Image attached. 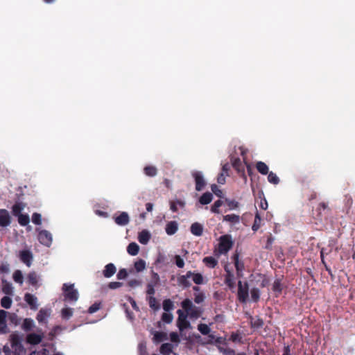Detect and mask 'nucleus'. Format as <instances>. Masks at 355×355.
<instances>
[{
    "label": "nucleus",
    "mask_w": 355,
    "mask_h": 355,
    "mask_svg": "<svg viewBox=\"0 0 355 355\" xmlns=\"http://www.w3.org/2000/svg\"><path fill=\"white\" fill-rule=\"evenodd\" d=\"M181 306L191 319L198 318L202 311L200 307L194 306L189 299H185L181 302Z\"/></svg>",
    "instance_id": "f257e3e1"
},
{
    "label": "nucleus",
    "mask_w": 355,
    "mask_h": 355,
    "mask_svg": "<svg viewBox=\"0 0 355 355\" xmlns=\"http://www.w3.org/2000/svg\"><path fill=\"white\" fill-rule=\"evenodd\" d=\"M64 300L75 302L78 300L79 295L78 291L74 288L73 284H64L62 286Z\"/></svg>",
    "instance_id": "f03ea898"
},
{
    "label": "nucleus",
    "mask_w": 355,
    "mask_h": 355,
    "mask_svg": "<svg viewBox=\"0 0 355 355\" xmlns=\"http://www.w3.org/2000/svg\"><path fill=\"white\" fill-rule=\"evenodd\" d=\"M249 297V286L247 282L242 283L241 281L238 282L237 297L240 302L246 303Z\"/></svg>",
    "instance_id": "7ed1b4c3"
},
{
    "label": "nucleus",
    "mask_w": 355,
    "mask_h": 355,
    "mask_svg": "<svg viewBox=\"0 0 355 355\" xmlns=\"http://www.w3.org/2000/svg\"><path fill=\"white\" fill-rule=\"evenodd\" d=\"M232 245L233 241L230 235L225 234L220 237L218 250L220 253H227L232 248Z\"/></svg>",
    "instance_id": "20e7f679"
},
{
    "label": "nucleus",
    "mask_w": 355,
    "mask_h": 355,
    "mask_svg": "<svg viewBox=\"0 0 355 355\" xmlns=\"http://www.w3.org/2000/svg\"><path fill=\"white\" fill-rule=\"evenodd\" d=\"M178 318L177 320V326L180 331H183L187 329L191 328L190 322L187 320L188 314L184 313L182 310L179 309L177 311Z\"/></svg>",
    "instance_id": "39448f33"
},
{
    "label": "nucleus",
    "mask_w": 355,
    "mask_h": 355,
    "mask_svg": "<svg viewBox=\"0 0 355 355\" xmlns=\"http://www.w3.org/2000/svg\"><path fill=\"white\" fill-rule=\"evenodd\" d=\"M40 277L35 271L30 272L26 277V282L32 286V290H37L40 286Z\"/></svg>",
    "instance_id": "423d86ee"
},
{
    "label": "nucleus",
    "mask_w": 355,
    "mask_h": 355,
    "mask_svg": "<svg viewBox=\"0 0 355 355\" xmlns=\"http://www.w3.org/2000/svg\"><path fill=\"white\" fill-rule=\"evenodd\" d=\"M232 165L238 174L242 177L245 181L247 180V176L245 173V164H243L239 157L231 158Z\"/></svg>",
    "instance_id": "0eeeda50"
},
{
    "label": "nucleus",
    "mask_w": 355,
    "mask_h": 355,
    "mask_svg": "<svg viewBox=\"0 0 355 355\" xmlns=\"http://www.w3.org/2000/svg\"><path fill=\"white\" fill-rule=\"evenodd\" d=\"M192 176L195 180L196 190L198 191H202L206 185L202 172L194 171L192 173Z\"/></svg>",
    "instance_id": "6e6552de"
},
{
    "label": "nucleus",
    "mask_w": 355,
    "mask_h": 355,
    "mask_svg": "<svg viewBox=\"0 0 355 355\" xmlns=\"http://www.w3.org/2000/svg\"><path fill=\"white\" fill-rule=\"evenodd\" d=\"M232 259L234 263V266L236 270V275L238 277H242L243 274V271L245 269L244 263L239 260V254L236 252L232 256Z\"/></svg>",
    "instance_id": "1a4fd4ad"
},
{
    "label": "nucleus",
    "mask_w": 355,
    "mask_h": 355,
    "mask_svg": "<svg viewBox=\"0 0 355 355\" xmlns=\"http://www.w3.org/2000/svg\"><path fill=\"white\" fill-rule=\"evenodd\" d=\"M38 240L40 243L49 247L52 243V235L47 230H41L38 234Z\"/></svg>",
    "instance_id": "9d476101"
},
{
    "label": "nucleus",
    "mask_w": 355,
    "mask_h": 355,
    "mask_svg": "<svg viewBox=\"0 0 355 355\" xmlns=\"http://www.w3.org/2000/svg\"><path fill=\"white\" fill-rule=\"evenodd\" d=\"M24 300L29 306L31 309L33 311L37 310L39 307V304L37 302L38 300L36 296L27 293L24 295Z\"/></svg>",
    "instance_id": "9b49d317"
},
{
    "label": "nucleus",
    "mask_w": 355,
    "mask_h": 355,
    "mask_svg": "<svg viewBox=\"0 0 355 355\" xmlns=\"http://www.w3.org/2000/svg\"><path fill=\"white\" fill-rule=\"evenodd\" d=\"M224 270L225 271V284L229 287L230 289H233L235 287L234 275L232 270H230L228 266H225Z\"/></svg>",
    "instance_id": "f8f14e48"
},
{
    "label": "nucleus",
    "mask_w": 355,
    "mask_h": 355,
    "mask_svg": "<svg viewBox=\"0 0 355 355\" xmlns=\"http://www.w3.org/2000/svg\"><path fill=\"white\" fill-rule=\"evenodd\" d=\"M44 338L43 333L41 334H35L31 333L26 336V341L27 343L31 345H38L40 344Z\"/></svg>",
    "instance_id": "ddd939ff"
},
{
    "label": "nucleus",
    "mask_w": 355,
    "mask_h": 355,
    "mask_svg": "<svg viewBox=\"0 0 355 355\" xmlns=\"http://www.w3.org/2000/svg\"><path fill=\"white\" fill-rule=\"evenodd\" d=\"M11 218L8 210L5 209H0V227H7L10 225Z\"/></svg>",
    "instance_id": "4468645a"
},
{
    "label": "nucleus",
    "mask_w": 355,
    "mask_h": 355,
    "mask_svg": "<svg viewBox=\"0 0 355 355\" xmlns=\"http://www.w3.org/2000/svg\"><path fill=\"white\" fill-rule=\"evenodd\" d=\"M10 343L12 349L20 352L22 351L21 338L18 335L12 334L10 335Z\"/></svg>",
    "instance_id": "2eb2a0df"
},
{
    "label": "nucleus",
    "mask_w": 355,
    "mask_h": 355,
    "mask_svg": "<svg viewBox=\"0 0 355 355\" xmlns=\"http://www.w3.org/2000/svg\"><path fill=\"white\" fill-rule=\"evenodd\" d=\"M12 215L17 217L18 223L22 225V204L21 202L16 203L12 208Z\"/></svg>",
    "instance_id": "dca6fc26"
},
{
    "label": "nucleus",
    "mask_w": 355,
    "mask_h": 355,
    "mask_svg": "<svg viewBox=\"0 0 355 355\" xmlns=\"http://www.w3.org/2000/svg\"><path fill=\"white\" fill-rule=\"evenodd\" d=\"M193 275L192 271L187 272L186 275H181L178 277V281L180 286H182L184 288H189L191 286V282L188 280L189 278H191V275Z\"/></svg>",
    "instance_id": "f3484780"
},
{
    "label": "nucleus",
    "mask_w": 355,
    "mask_h": 355,
    "mask_svg": "<svg viewBox=\"0 0 355 355\" xmlns=\"http://www.w3.org/2000/svg\"><path fill=\"white\" fill-rule=\"evenodd\" d=\"M130 218L127 212H121L119 216L114 217V222L121 226H124L128 224Z\"/></svg>",
    "instance_id": "a211bd4d"
},
{
    "label": "nucleus",
    "mask_w": 355,
    "mask_h": 355,
    "mask_svg": "<svg viewBox=\"0 0 355 355\" xmlns=\"http://www.w3.org/2000/svg\"><path fill=\"white\" fill-rule=\"evenodd\" d=\"M116 271V268L115 266L113 263H110L105 266L103 274L105 277L110 278L115 274Z\"/></svg>",
    "instance_id": "6ab92c4d"
},
{
    "label": "nucleus",
    "mask_w": 355,
    "mask_h": 355,
    "mask_svg": "<svg viewBox=\"0 0 355 355\" xmlns=\"http://www.w3.org/2000/svg\"><path fill=\"white\" fill-rule=\"evenodd\" d=\"M178 230V224L176 221L168 222L165 227V231L168 235L175 234Z\"/></svg>",
    "instance_id": "aec40b11"
},
{
    "label": "nucleus",
    "mask_w": 355,
    "mask_h": 355,
    "mask_svg": "<svg viewBox=\"0 0 355 355\" xmlns=\"http://www.w3.org/2000/svg\"><path fill=\"white\" fill-rule=\"evenodd\" d=\"M191 232L192 234L200 236L203 232V226L199 223H194L191 225Z\"/></svg>",
    "instance_id": "412c9836"
},
{
    "label": "nucleus",
    "mask_w": 355,
    "mask_h": 355,
    "mask_svg": "<svg viewBox=\"0 0 355 355\" xmlns=\"http://www.w3.org/2000/svg\"><path fill=\"white\" fill-rule=\"evenodd\" d=\"M7 311L0 310V333H6Z\"/></svg>",
    "instance_id": "4be33fe9"
},
{
    "label": "nucleus",
    "mask_w": 355,
    "mask_h": 355,
    "mask_svg": "<svg viewBox=\"0 0 355 355\" xmlns=\"http://www.w3.org/2000/svg\"><path fill=\"white\" fill-rule=\"evenodd\" d=\"M223 220L230 223L231 225L238 224L240 222V216L239 215L232 214L223 216Z\"/></svg>",
    "instance_id": "5701e85b"
},
{
    "label": "nucleus",
    "mask_w": 355,
    "mask_h": 355,
    "mask_svg": "<svg viewBox=\"0 0 355 355\" xmlns=\"http://www.w3.org/2000/svg\"><path fill=\"white\" fill-rule=\"evenodd\" d=\"M2 291L3 293L8 295H13V287L12 284L4 279H2Z\"/></svg>",
    "instance_id": "b1692460"
},
{
    "label": "nucleus",
    "mask_w": 355,
    "mask_h": 355,
    "mask_svg": "<svg viewBox=\"0 0 355 355\" xmlns=\"http://www.w3.org/2000/svg\"><path fill=\"white\" fill-rule=\"evenodd\" d=\"M33 260V253L27 249H24V264L28 267H31Z\"/></svg>",
    "instance_id": "393cba45"
},
{
    "label": "nucleus",
    "mask_w": 355,
    "mask_h": 355,
    "mask_svg": "<svg viewBox=\"0 0 355 355\" xmlns=\"http://www.w3.org/2000/svg\"><path fill=\"white\" fill-rule=\"evenodd\" d=\"M205 344L209 345H220L225 343V338L223 337H217L215 338V336L212 335H209V339L205 343Z\"/></svg>",
    "instance_id": "a878e982"
},
{
    "label": "nucleus",
    "mask_w": 355,
    "mask_h": 355,
    "mask_svg": "<svg viewBox=\"0 0 355 355\" xmlns=\"http://www.w3.org/2000/svg\"><path fill=\"white\" fill-rule=\"evenodd\" d=\"M212 193L210 192H205L200 197L199 202L203 205H208L212 201Z\"/></svg>",
    "instance_id": "bb28decb"
},
{
    "label": "nucleus",
    "mask_w": 355,
    "mask_h": 355,
    "mask_svg": "<svg viewBox=\"0 0 355 355\" xmlns=\"http://www.w3.org/2000/svg\"><path fill=\"white\" fill-rule=\"evenodd\" d=\"M256 168L262 175H267L269 172V168L267 164L261 161L257 162Z\"/></svg>",
    "instance_id": "cd10ccee"
},
{
    "label": "nucleus",
    "mask_w": 355,
    "mask_h": 355,
    "mask_svg": "<svg viewBox=\"0 0 355 355\" xmlns=\"http://www.w3.org/2000/svg\"><path fill=\"white\" fill-rule=\"evenodd\" d=\"M153 336V342L155 343H161L167 339V334L163 331H155Z\"/></svg>",
    "instance_id": "c85d7f7f"
},
{
    "label": "nucleus",
    "mask_w": 355,
    "mask_h": 355,
    "mask_svg": "<svg viewBox=\"0 0 355 355\" xmlns=\"http://www.w3.org/2000/svg\"><path fill=\"white\" fill-rule=\"evenodd\" d=\"M150 239V234L147 230H143L139 234L138 240L141 244H146Z\"/></svg>",
    "instance_id": "c756f323"
},
{
    "label": "nucleus",
    "mask_w": 355,
    "mask_h": 355,
    "mask_svg": "<svg viewBox=\"0 0 355 355\" xmlns=\"http://www.w3.org/2000/svg\"><path fill=\"white\" fill-rule=\"evenodd\" d=\"M178 206L184 208L185 202L182 200H176L175 201L170 202V209L173 212H177L178 211Z\"/></svg>",
    "instance_id": "7c9ffc66"
},
{
    "label": "nucleus",
    "mask_w": 355,
    "mask_h": 355,
    "mask_svg": "<svg viewBox=\"0 0 355 355\" xmlns=\"http://www.w3.org/2000/svg\"><path fill=\"white\" fill-rule=\"evenodd\" d=\"M173 349V346L172 344L166 343H164L160 347V353L163 355H169Z\"/></svg>",
    "instance_id": "2f4dec72"
},
{
    "label": "nucleus",
    "mask_w": 355,
    "mask_h": 355,
    "mask_svg": "<svg viewBox=\"0 0 355 355\" xmlns=\"http://www.w3.org/2000/svg\"><path fill=\"white\" fill-rule=\"evenodd\" d=\"M202 261L210 268H214L218 264V261L213 257H206L203 259Z\"/></svg>",
    "instance_id": "473e14b6"
},
{
    "label": "nucleus",
    "mask_w": 355,
    "mask_h": 355,
    "mask_svg": "<svg viewBox=\"0 0 355 355\" xmlns=\"http://www.w3.org/2000/svg\"><path fill=\"white\" fill-rule=\"evenodd\" d=\"M250 325L251 327L255 328V329H259L261 328L263 325V320L257 317V318H253L250 317Z\"/></svg>",
    "instance_id": "72a5a7b5"
},
{
    "label": "nucleus",
    "mask_w": 355,
    "mask_h": 355,
    "mask_svg": "<svg viewBox=\"0 0 355 355\" xmlns=\"http://www.w3.org/2000/svg\"><path fill=\"white\" fill-rule=\"evenodd\" d=\"M139 247L136 243H130L127 247V252L132 256H135L138 254Z\"/></svg>",
    "instance_id": "f704fd0d"
},
{
    "label": "nucleus",
    "mask_w": 355,
    "mask_h": 355,
    "mask_svg": "<svg viewBox=\"0 0 355 355\" xmlns=\"http://www.w3.org/2000/svg\"><path fill=\"white\" fill-rule=\"evenodd\" d=\"M144 173L149 177H154L157 173V169L154 166H146L144 168Z\"/></svg>",
    "instance_id": "c9c22d12"
},
{
    "label": "nucleus",
    "mask_w": 355,
    "mask_h": 355,
    "mask_svg": "<svg viewBox=\"0 0 355 355\" xmlns=\"http://www.w3.org/2000/svg\"><path fill=\"white\" fill-rule=\"evenodd\" d=\"M191 277L193 282L197 285H200L204 283V277L202 274L199 272H193V275H191Z\"/></svg>",
    "instance_id": "e433bc0d"
},
{
    "label": "nucleus",
    "mask_w": 355,
    "mask_h": 355,
    "mask_svg": "<svg viewBox=\"0 0 355 355\" xmlns=\"http://www.w3.org/2000/svg\"><path fill=\"white\" fill-rule=\"evenodd\" d=\"M73 309L72 308H64L61 311V316L64 320H69L73 315Z\"/></svg>",
    "instance_id": "4c0bfd02"
},
{
    "label": "nucleus",
    "mask_w": 355,
    "mask_h": 355,
    "mask_svg": "<svg viewBox=\"0 0 355 355\" xmlns=\"http://www.w3.org/2000/svg\"><path fill=\"white\" fill-rule=\"evenodd\" d=\"M261 218L258 211L256 212L254 220L252 226V230L254 232H257L261 227Z\"/></svg>",
    "instance_id": "58836bf2"
},
{
    "label": "nucleus",
    "mask_w": 355,
    "mask_h": 355,
    "mask_svg": "<svg viewBox=\"0 0 355 355\" xmlns=\"http://www.w3.org/2000/svg\"><path fill=\"white\" fill-rule=\"evenodd\" d=\"M160 278L159 275L157 272H152V277L150 282L147 284L148 286H152L153 287H155L159 284Z\"/></svg>",
    "instance_id": "ea45409f"
},
{
    "label": "nucleus",
    "mask_w": 355,
    "mask_h": 355,
    "mask_svg": "<svg viewBox=\"0 0 355 355\" xmlns=\"http://www.w3.org/2000/svg\"><path fill=\"white\" fill-rule=\"evenodd\" d=\"M48 315H49L48 311L45 309H41L39 311L36 318H37V321L40 323H41L46 320V318H47Z\"/></svg>",
    "instance_id": "a19ab883"
},
{
    "label": "nucleus",
    "mask_w": 355,
    "mask_h": 355,
    "mask_svg": "<svg viewBox=\"0 0 355 355\" xmlns=\"http://www.w3.org/2000/svg\"><path fill=\"white\" fill-rule=\"evenodd\" d=\"M251 299L254 302H257L260 299V290L258 288H252L250 291Z\"/></svg>",
    "instance_id": "79ce46f5"
},
{
    "label": "nucleus",
    "mask_w": 355,
    "mask_h": 355,
    "mask_svg": "<svg viewBox=\"0 0 355 355\" xmlns=\"http://www.w3.org/2000/svg\"><path fill=\"white\" fill-rule=\"evenodd\" d=\"M148 304H149V306L154 311H157L160 308L159 303L157 302L156 298L154 296L149 297Z\"/></svg>",
    "instance_id": "37998d69"
},
{
    "label": "nucleus",
    "mask_w": 355,
    "mask_h": 355,
    "mask_svg": "<svg viewBox=\"0 0 355 355\" xmlns=\"http://www.w3.org/2000/svg\"><path fill=\"white\" fill-rule=\"evenodd\" d=\"M198 330L202 334V335H210L209 333L211 331V329L209 327L203 323H200L198 325Z\"/></svg>",
    "instance_id": "c03bdc74"
},
{
    "label": "nucleus",
    "mask_w": 355,
    "mask_h": 355,
    "mask_svg": "<svg viewBox=\"0 0 355 355\" xmlns=\"http://www.w3.org/2000/svg\"><path fill=\"white\" fill-rule=\"evenodd\" d=\"M344 205L346 209V212L348 213L353 205V199L351 196L345 195L344 198Z\"/></svg>",
    "instance_id": "a18cd8bd"
},
{
    "label": "nucleus",
    "mask_w": 355,
    "mask_h": 355,
    "mask_svg": "<svg viewBox=\"0 0 355 355\" xmlns=\"http://www.w3.org/2000/svg\"><path fill=\"white\" fill-rule=\"evenodd\" d=\"M163 309L166 311L169 312L170 311L173 310L174 308L173 302L170 299H166L163 301Z\"/></svg>",
    "instance_id": "49530a36"
},
{
    "label": "nucleus",
    "mask_w": 355,
    "mask_h": 355,
    "mask_svg": "<svg viewBox=\"0 0 355 355\" xmlns=\"http://www.w3.org/2000/svg\"><path fill=\"white\" fill-rule=\"evenodd\" d=\"M34 327V321L31 318L24 319V330L31 331Z\"/></svg>",
    "instance_id": "de8ad7c7"
},
{
    "label": "nucleus",
    "mask_w": 355,
    "mask_h": 355,
    "mask_svg": "<svg viewBox=\"0 0 355 355\" xmlns=\"http://www.w3.org/2000/svg\"><path fill=\"white\" fill-rule=\"evenodd\" d=\"M1 305L2 307L5 309H9L10 308L12 305V300L8 296H4L1 300Z\"/></svg>",
    "instance_id": "09e8293b"
},
{
    "label": "nucleus",
    "mask_w": 355,
    "mask_h": 355,
    "mask_svg": "<svg viewBox=\"0 0 355 355\" xmlns=\"http://www.w3.org/2000/svg\"><path fill=\"white\" fill-rule=\"evenodd\" d=\"M283 287L281 282V280L277 279H275L272 284V291L277 293H281L282 291Z\"/></svg>",
    "instance_id": "8fccbe9b"
},
{
    "label": "nucleus",
    "mask_w": 355,
    "mask_h": 355,
    "mask_svg": "<svg viewBox=\"0 0 355 355\" xmlns=\"http://www.w3.org/2000/svg\"><path fill=\"white\" fill-rule=\"evenodd\" d=\"M268 180L270 183L273 184H277L279 182V178L273 172H268Z\"/></svg>",
    "instance_id": "3c124183"
},
{
    "label": "nucleus",
    "mask_w": 355,
    "mask_h": 355,
    "mask_svg": "<svg viewBox=\"0 0 355 355\" xmlns=\"http://www.w3.org/2000/svg\"><path fill=\"white\" fill-rule=\"evenodd\" d=\"M134 266L137 272H141L146 268V262L143 259H139L135 263Z\"/></svg>",
    "instance_id": "603ef678"
},
{
    "label": "nucleus",
    "mask_w": 355,
    "mask_h": 355,
    "mask_svg": "<svg viewBox=\"0 0 355 355\" xmlns=\"http://www.w3.org/2000/svg\"><path fill=\"white\" fill-rule=\"evenodd\" d=\"M223 203V202L221 200H217L216 201H215V202L211 207V211L214 214H219V207L222 206Z\"/></svg>",
    "instance_id": "864d4df0"
},
{
    "label": "nucleus",
    "mask_w": 355,
    "mask_h": 355,
    "mask_svg": "<svg viewBox=\"0 0 355 355\" xmlns=\"http://www.w3.org/2000/svg\"><path fill=\"white\" fill-rule=\"evenodd\" d=\"M205 295L202 292L194 293V302L196 304H200L204 302Z\"/></svg>",
    "instance_id": "5fc2aeb1"
},
{
    "label": "nucleus",
    "mask_w": 355,
    "mask_h": 355,
    "mask_svg": "<svg viewBox=\"0 0 355 355\" xmlns=\"http://www.w3.org/2000/svg\"><path fill=\"white\" fill-rule=\"evenodd\" d=\"M101 307V302H96L88 309V313L92 314L98 311Z\"/></svg>",
    "instance_id": "6e6d98bb"
},
{
    "label": "nucleus",
    "mask_w": 355,
    "mask_h": 355,
    "mask_svg": "<svg viewBox=\"0 0 355 355\" xmlns=\"http://www.w3.org/2000/svg\"><path fill=\"white\" fill-rule=\"evenodd\" d=\"M173 316L171 313H164L162 315V320L167 324L172 322Z\"/></svg>",
    "instance_id": "4d7b16f0"
},
{
    "label": "nucleus",
    "mask_w": 355,
    "mask_h": 355,
    "mask_svg": "<svg viewBox=\"0 0 355 355\" xmlns=\"http://www.w3.org/2000/svg\"><path fill=\"white\" fill-rule=\"evenodd\" d=\"M218 348L223 355H236L235 351L231 348H224L220 346Z\"/></svg>",
    "instance_id": "13d9d810"
},
{
    "label": "nucleus",
    "mask_w": 355,
    "mask_h": 355,
    "mask_svg": "<svg viewBox=\"0 0 355 355\" xmlns=\"http://www.w3.org/2000/svg\"><path fill=\"white\" fill-rule=\"evenodd\" d=\"M32 222L37 225L42 224V216L40 214L34 213L32 216Z\"/></svg>",
    "instance_id": "bf43d9fd"
},
{
    "label": "nucleus",
    "mask_w": 355,
    "mask_h": 355,
    "mask_svg": "<svg viewBox=\"0 0 355 355\" xmlns=\"http://www.w3.org/2000/svg\"><path fill=\"white\" fill-rule=\"evenodd\" d=\"M13 279L15 282L22 284V272L19 270H17L13 274Z\"/></svg>",
    "instance_id": "052dcab7"
},
{
    "label": "nucleus",
    "mask_w": 355,
    "mask_h": 355,
    "mask_svg": "<svg viewBox=\"0 0 355 355\" xmlns=\"http://www.w3.org/2000/svg\"><path fill=\"white\" fill-rule=\"evenodd\" d=\"M174 259L175 261V264L178 268H182L184 266V261L180 255H175L174 257Z\"/></svg>",
    "instance_id": "680f3d73"
},
{
    "label": "nucleus",
    "mask_w": 355,
    "mask_h": 355,
    "mask_svg": "<svg viewBox=\"0 0 355 355\" xmlns=\"http://www.w3.org/2000/svg\"><path fill=\"white\" fill-rule=\"evenodd\" d=\"M211 189L212 192L216 196H217L218 197H221L222 196L223 192H222V191L219 189V187L216 184H211Z\"/></svg>",
    "instance_id": "e2e57ef3"
},
{
    "label": "nucleus",
    "mask_w": 355,
    "mask_h": 355,
    "mask_svg": "<svg viewBox=\"0 0 355 355\" xmlns=\"http://www.w3.org/2000/svg\"><path fill=\"white\" fill-rule=\"evenodd\" d=\"M230 209H235L239 207V202L235 200H231L229 199L225 200Z\"/></svg>",
    "instance_id": "0e129e2a"
},
{
    "label": "nucleus",
    "mask_w": 355,
    "mask_h": 355,
    "mask_svg": "<svg viewBox=\"0 0 355 355\" xmlns=\"http://www.w3.org/2000/svg\"><path fill=\"white\" fill-rule=\"evenodd\" d=\"M118 279H124L128 277V272L125 268L120 269L117 273Z\"/></svg>",
    "instance_id": "69168bd1"
},
{
    "label": "nucleus",
    "mask_w": 355,
    "mask_h": 355,
    "mask_svg": "<svg viewBox=\"0 0 355 355\" xmlns=\"http://www.w3.org/2000/svg\"><path fill=\"white\" fill-rule=\"evenodd\" d=\"M170 340L175 343H179L180 342L179 335L176 332L170 333Z\"/></svg>",
    "instance_id": "338daca9"
},
{
    "label": "nucleus",
    "mask_w": 355,
    "mask_h": 355,
    "mask_svg": "<svg viewBox=\"0 0 355 355\" xmlns=\"http://www.w3.org/2000/svg\"><path fill=\"white\" fill-rule=\"evenodd\" d=\"M122 285H123V283H121V282H110L109 283L108 287L110 289H116V288H119L121 287Z\"/></svg>",
    "instance_id": "774afa93"
}]
</instances>
